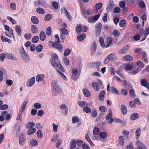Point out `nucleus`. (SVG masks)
I'll return each mask as SVG.
<instances>
[{
	"label": "nucleus",
	"mask_w": 149,
	"mask_h": 149,
	"mask_svg": "<svg viewBox=\"0 0 149 149\" xmlns=\"http://www.w3.org/2000/svg\"><path fill=\"white\" fill-rule=\"evenodd\" d=\"M15 30L19 36H20L21 34L22 31L20 26L17 25L15 26Z\"/></svg>",
	"instance_id": "nucleus-22"
},
{
	"label": "nucleus",
	"mask_w": 149,
	"mask_h": 149,
	"mask_svg": "<svg viewBox=\"0 0 149 149\" xmlns=\"http://www.w3.org/2000/svg\"><path fill=\"white\" fill-rule=\"evenodd\" d=\"M107 45L106 47H109L110 46L112 45V38L111 37H108L106 39Z\"/></svg>",
	"instance_id": "nucleus-15"
},
{
	"label": "nucleus",
	"mask_w": 149,
	"mask_h": 149,
	"mask_svg": "<svg viewBox=\"0 0 149 149\" xmlns=\"http://www.w3.org/2000/svg\"><path fill=\"white\" fill-rule=\"evenodd\" d=\"M40 38L41 40L43 41L46 38V35L45 32L43 31H41L40 32L39 35Z\"/></svg>",
	"instance_id": "nucleus-24"
},
{
	"label": "nucleus",
	"mask_w": 149,
	"mask_h": 149,
	"mask_svg": "<svg viewBox=\"0 0 149 149\" xmlns=\"http://www.w3.org/2000/svg\"><path fill=\"white\" fill-rule=\"evenodd\" d=\"M102 6V4L101 3H96L95 7L97 9H100Z\"/></svg>",
	"instance_id": "nucleus-64"
},
{
	"label": "nucleus",
	"mask_w": 149,
	"mask_h": 149,
	"mask_svg": "<svg viewBox=\"0 0 149 149\" xmlns=\"http://www.w3.org/2000/svg\"><path fill=\"white\" fill-rule=\"evenodd\" d=\"M105 94V92L103 90L100 92L99 95V99L101 101L103 100L104 98V95Z\"/></svg>",
	"instance_id": "nucleus-20"
},
{
	"label": "nucleus",
	"mask_w": 149,
	"mask_h": 149,
	"mask_svg": "<svg viewBox=\"0 0 149 149\" xmlns=\"http://www.w3.org/2000/svg\"><path fill=\"white\" fill-rule=\"evenodd\" d=\"M36 131V129L34 127L31 128L28 130L27 132V134L30 135L34 133Z\"/></svg>",
	"instance_id": "nucleus-30"
},
{
	"label": "nucleus",
	"mask_w": 149,
	"mask_h": 149,
	"mask_svg": "<svg viewBox=\"0 0 149 149\" xmlns=\"http://www.w3.org/2000/svg\"><path fill=\"white\" fill-rule=\"evenodd\" d=\"M137 65L139 67L141 68H143L144 67V65L143 63L140 61H137Z\"/></svg>",
	"instance_id": "nucleus-63"
},
{
	"label": "nucleus",
	"mask_w": 149,
	"mask_h": 149,
	"mask_svg": "<svg viewBox=\"0 0 149 149\" xmlns=\"http://www.w3.org/2000/svg\"><path fill=\"white\" fill-rule=\"evenodd\" d=\"M136 144L139 149H147L146 146L140 141H137Z\"/></svg>",
	"instance_id": "nucleus-8"
},
{
	"label": "nucleus",
	"mask_w": 149,
	"mask_h": 149,
	"mask_svg": "<svg viewBox=\"0 0 149 149\" xmlns=\"http://www.w3.org/2000/svg\"><path fill=\"white\" fill-rule=\"evenodd\" d=\"M52 45L53 47L57 49L59 51H61L63 50V46L60 44H58L56 43H54L52 44Z\"/></svg>",
	"instance_id": "nucleus-14"
},
{
	"label": "nucleus",
	"mask_w": 149,
	"mask_h": 149,
	"mask_svg": "<svg viewBox=\"0 0 149 149\" xmlns=\"http://www.w3.org/2000/svg\"><path fill=\"white\" fill-rule=\"evenodd\" d=\"M64 10L65 11V13L66 16L67 17L69 20H71L72 19V17L69 12L67 11L65 8H64Z\"/></svg>",
	"instance_id": "nucleus-48"
},
{
	"label": "nucleus",
	"mask_w": 149,
	"mask_h": 149,
	"mask_svg": "<svg viewBox=\"0 0 149 149\" xmlns=\"http://www.w3.org/2000/svg\"><path fill=\"white\" fill-rule=\"evenodd\" d=\"M38 144V141L34 139H32L30 141V145L31 146H35Z\"/></svg>",
	"instance_id": "nucleus-33"
},
{
	"label": "nucleus",
	"mask_w": 149,
	"mask_h": 149,
	"mask_svg": "<svg viewBox=\"0 0 149 149\" xmlns=\"http://www.w3.org/2000/svg\"><path fill=\"white\" fill-rule=\"evenodd\" d=\"M102 24L100 23H97L95 26V30L101 31Z\"/></svg>",
	"instance_id": "nucleus-56"
},
{
	"label": "nucleus",
	"mask_w": 149,
	"mask_h": 149,
	"mask_svg": "<svg viewBox=\"0 0 149 149\" xmlns=\"http://www.w3.org/2000/svg\"><path fill=\"white\" fill-rule=\"evenodd\" d=\"M36 12L38 14H43L45 13L44 10L41 8H38L36 9Z\"/></svg>",
	"instance_id": "nucleus-38"
},
{
	"label": "nucleus",
	"mask_w": 149,
	"mask_h": 149,
	"mask_svg": "<svg viewBox=\"0 0 149 149\" xmlns=\"http://www.w3.org/2000/svg\"><path fill=\"white\" fill-rule=\"evenodd\" d=\"M28 103V102L27 101H25L23 103L22 106L21 107L20 111H21L23 112L25 110Z\"/></svg>",
	"instance_id": "nucleus-27"
},
{
	"label": "nucleus",
	"mask_w": 149,
	"mask_h": 149,
	"mask_svg": "<svg viewBox=\"0 0 149 149\" xmlns=\"http://www.w3.org/2000/svg\"><path fill=\"white\" fill-rule=\"evenodd\" d=\"M91 114L93 117L94 118L96 117L97 115V113L96 110L95 109H93Z\"/></svg>",
	"instance_id": "nucleus-59"
},
{
	"label": "nucleus",
	"mask_w": 149,
	"mask_h": 149,
	"mask_svg": "<svg viewBox=\"0 0 149 149\" xmlns=\"http://www.w3.org/2000/svg\"><path fill=\"white\" fill-rule=\"evenodd\" d=\"M36 51L38 52H40L43 49V46L41 44H39L37 46L36 48Z\"/></svg>",
	"instance_id": "nucleus-44"
},
{
	"label": "nucleus",
	"mask_w": 149,
	"mask_h": 149,
	"mask_svg": "<svg viewBox=\"0 0 149 149\" xmlns=\"http://www.w3.org/2000/svg\"><path fill=\"white\" fill-rule=\"evenodd\" d=\"M86 36L85 33L79 34L77 37V40L79 41H81L86 38Z\"/></svg>",
	"instance_id": "nucleus-25"
},
{
	"label": "nucleus",
	"mask_w": 149,
	"mask_h": 149,
	"mask_svg": "<svg viewBox=\"0 0 149 149\" xmlns=\"http://www.w3.org/2000/svg\"><path fill=\"white\" fill-rule=\"evenodd\" d=\"M101 63L100 61H95L93 63V65L96 67L97 70L99 71L100 70L99 67L101 66Z\"/></svg>",
	"instance_id": "nucleus-26"
},
{
	"label": "nucleus",
	"mask_w": 149,
	"mask_h": 149,
	"mask_svg": "<svg viewBox=\"0 0 149 149\" xmlns=\"http://www.w3.org/2000/svg\"><path fill=\"white\" fill-rule=\"evenodd\" d=\"M57 62H58V63H56V64H53V66L55 68H58V70H57V71L58 70H59L60 72L62 73L64 72L65 71L64 69L60 64L59 61Z\"/></svg>",
	"instance_id": "nucleus-7"
},
{
	"label": "nucleus",
	"mask_w": 149,
	"mask_h": 149,
	"mask_svg": "<svg viewBox=\"0 0 149 149\" xmlns=\"http://www.w3.org/2000/svg\"><path fill=\"white\" fill-rule=\"evenodd\" d=\"M39 40V38L37 36H34L32 39V41L33 43H37Z\"/></svg>",
	"instance_id": "nucleus-49"
},
{
	"label": "nucleus",
	"mask_w": 149,
	"mask_h": 149,
	"mask_svg": "<svg viewBox=\"0 0 149 149\" xmlns=\"http://www.w3.org/2000/svg\"><path fill=\"white\" fill-rule=\"evenodd\" d=\"M115 6L114 1L112 0H109L108 3L107 9L109 10H111Z\"/></svg>",
	"instance_id": "nucleus-12"
},
{
	"label": "nucleus",
	"mask_w": 149,
	"mask_h": 149,
	"mask_svg": "<svg viewBox=\"0 0 149 149\" xmlns=\"http://www.w3.org/2000/svg\"><path fill=\"white\" fill-rule=\"evenodd\" d=\"M83 93L84 95L86 97H89L91 96L90 93L89 91L86 89H84L83 90Z\"/></svg>",
	"instance_id": "nucleus-29"
},
{
	"label": "nucleus",
	"mask_w": 149,
	"mask_h": 149,
	"mask_svg": "<svg viewBox=\"0 0 149 149\" xmlns=\"http://www.w3.org/2000/svg\"><path fill=\"white\" fill-rule=\"evenodd\" d=\"M52 32V29L50 27H48L46 29V33L47 35L49 36L51 35Z\"/></svg>",
	"instance_id": "nucleus-51"
},
{
	"label": "nucleus",
	"mask_w": 149,
	"mask_h": 149,
	"mask_svg": "<svg viewBox=\"0 0 149 149\" xmlns=\"http://www.w3.org/2000/svg\"><path fill=\"white\" fill-rule=\"evenodd\" d=\"M76 142L74 139L72 140L70 143V149H74L76 146Z\"/></svg>",
	"instance_id": "nucleus-21"
},
{
	"label": "nucleus",
	"mask_w": 149,
	"mask_h": 149,
	"mask_svg": "<svg viewBox=\"0 0 149 149\" xmlns=\"http://www.w3.org/2000/svg\"><path fill=\"white\" fill-rule=\"evenodd\" d=\"M126 24V21L124 20H121L119 22V25L120 27H123Z\"/></svg>",
	"instance_id": "nucleus-60"
},
{
	"label": "nucleus",
	"mask_w": 149,
	"mask_h": 149,
	"mask_svg": "<svg viewBox=\"0 0 149 149\" xmlns=\"http://www.w3.org/2000/svg\"><path fill=\"white\" fill-rule=\"evenodd\" d=\"M83 111L84 112L87 113H89L91 112V109L90 108L86 106L84 108H83Z\"/></svg>",
	"instance_id": "nucleus-42"
},
{
	"label": "nucleus",
	"mask_w": 149,
	"mask_h": 149,
	"mask_svg": "<svg viewBox=\"0 0 149 149\" xmlns=\"http://www.w3.org/2000/svg\"><path fill=\"white\" fill-rule=\"evenodd\" d=\"M123 59L124 61H132L133 59L132 57L129 55H127L123 57Z\"/></svg>",
	"instance_id": "nucleus-19"
},
{
	"label": "nucleus",
	"mask_w": 149,
	"mask_h": 149,
	"mask_svg": "<svg viewBox=\"0 0 149 149\" xmlns=\"http://www.w3.org/2000/svg\"><path fill=\"white\" fill-rule=\"evenodd\" d=\"M112 34L115 37H118L120 35V33L119 31L116 29L114 30L113 31Z\"/></svg>",
	"instance_id": "nucleus-43"
},
{
	"label": "nucleus",
	"mask_w": 149,
	"mask_h": 149,
	"mask_svg": "<svg viewBox=\"0 0 149 149\" xmlns=\"http://www.w3.org/2000/svg\"><path fill=\"white\" fill-rule=\"evenodd\" d=\"M107 90L108 91H110L113 93L117 94L118 95L119 94V91L115 88L114 87H109V84L107 85Z\"/></svg>",
	"instance_id": "nucleus-5"
},
{
	"label": "nucleus",
	"mask_w": 149,
	"mask_h": 149,
	"mask_svg": "<svg viewBox=\"0 0 149 149\" xmlns=\"http://www.w3.org/2000/svg\"><path fill=\"white\" fill-rule=\"evenodd\" d=\"M52 58H51L50 60V62L52 65L53 66V64H56V63H58L57 61H59L58 60V56L56 54H52Z\"/></svg>",
	"instance_id": "nucleus-4"
},
{
	"label": "nucleus",
	"mask_w": 149,
	"mask_h": 149,
	"mask_svg": "<svg viewBox=\"0 0 149 149\" xmlns=\"http://www.w3.org/2000/svg\"><path fill=\"white\" fill-rule=\"evenodd\" d=\"M73 74L72 77L74 79H77L79 77L80 73L78 72L76 68H74L72 70Z\"/></svg>",
	"instance_id": "nucleus-10"
},
{
	"label": "nucleus",
	"mask_w": 149,
	"mask_h": 149,
	"mask_svg": "<svg viewBox=\"0 0 149 149\" xmlns=\"http://www.w3.org/2000/svg\"><path fill=\"white\" fill-rule=\"evenodd\" d=\"M134 66L132 63H130L127 64L125 66V71H128L133 69Z\"/></svg>",
	"instance_id": "nucleus-35"
},
{
	"label": "nucleus",
	"mask_w": 149,
	"mask_h": 149,
	"mask_svg": "<svg viewBox=\"0 0 149 149\" xmlns=\"http://www.w3.org/2000/svg\"><path fill=\"white\" fill-rule=\"evenodd\" d=\"M22 59L26 63H29L30 61V58L28 55L22 58Z\"/></svg>",
	"instance_id": "nucleus-58"
},
{
	"label": "nucleus",
	"mask_w": 149,
	"mask_h": 149,
	"mask_svg": "<svg viewBox=\"0 0 149 149\" xmlns=\"http://www.w3.org/2000/svg\"><path fill=\"white\" fill-rule=\"evenodd\" d=\"M140 82L141 85L144 87L146 86V85L148 83L146 80L144 79H141Z\"/></svg>",
	"instance_id": "nucleus-57"
},
{
	"label": "nucleus",
	"mask_w": 149,
	"mask_h": 149,
	"mask_svg": "<svg viewBox=\"0 0 149 149\" xmlns=\"http://www.w3.org/2000/svg\"><path fill=\"white\" fill-rule=\"evenodd\" d=\"M112 116V113L111 110L109 109V113L107 114L106 116V119L108 121L109 124H111L114 121V119L111 118Z\"/></svg>",
	"instance_id": "nucleus-2"
},
{
	"label": "nucleus",
	"mask_w": 149,
	"mask_h": 149,
	"mask_svg": "<svg viewBox=\"0 0 149 149\" xmlns=\"http://www.w3.org/2000/svg\"><path fill=\"white\" fill-rule=\"evenodd\" d=\"M31 31L33 33H37L38 29L37 27L35 25H32L31 27Z\"/></svg>",
	"instance_id": "nucleus-36"
},
{
	"label": "nucleus",
	"mask_w": 149,
	"mask_h": 149,
	"mask_svg": "<svg viewBox=\"0 0 149 149\" xmlns=\"http://www.w3.org/2000/svg\"><path fill=\"white\" fill-rule=\"evenodd\" d=\"M120 109L123 115H125L127 113V109L125 106L124 104H122L120 106Z\"/></svg>",
	"instance_id": "nucleus-17"
},
{
	"label": "nucleus",
	"mask_w": 149,
	"mask_h": 149,
	"mask_svg": "<svg viewBox=\"0 0 149 149\" xmlns=\"http://www.w3.org/2000/svg\"><path fill=\"white\" fill-rule=\"evenodd\" d=\"M141 132V130L140 128H138L137 129L135 132V135H136V139H137L139 136L140 135V134Z\"/></svg>",
	"instance_id": "nucleus-39"
},
{
	"label": "nucleus",
	"mask_w": 149,
	"mask_h": 149,
	"mask_svg": "<svg viewBox=\"0 0 149 149\" xmlns=\"http://www.w3.org/2000/svg\"><path fill=\"white\" fill-rule=\"evenodd\" d=\"M19 53L22 58L28 55L23 47H20Z\"/></svg>",
	"instance_id": "nucleus-13"
},
{
	"label": "nucleus",
	"mask_w": 149,
	"mask_h": 149,
	"mask_svg": "<svg viewBox=\"0 0 149 149\" xmlns=\"http://www.w3.org/2000/svg\"><path fill=\"white\" fill-rule=\"evenodd\" d=\"M78 103L79 106L84 108L86 106H88V103L86 102L82 101H79Z\"/></svg>",
	"instance_id": "nucleus-34"
},
{
	"label": "nucleus",
	"mask_w": 149,
	"mask_h": 149,
	"mask_svg": "<svg viewBox=\"0 0 149 149\" xmlns=\"http://www.w3.org/2000/svg\"><path fill=\"white\" fill-rule=\"evenodd\" d=\"M143 58L144 60V61L146 63H148V61L147 58V55L145 52L143 51Z\"/></svg>",
	"instance_id": "nucleus-45"
},
{
	"label": "nucleus",
	"mask_w": 149,
	"mask_h": 149,
	"mask_svg": "<svg viewBox=\"0 0 149 149\" xmlns=\"http://www.w3.org/2000/svg\"><path fill=\"white\" fill-rule=\"evenodd\" d=\"M71 50L69 48H67L65 49L64 53V55L66 57L68 56L70 53Z\"/></svg>",
	"instance_id": "nucleus-47"
},
{
	"label": "nucleus",
	"mask_w": 149,
	"mask_h": 149,
	"mask_svg": "<svg viewBox=\"0 0 149 149\" xmlns=\"http://www.w3.org/2000/svg\"><path fill=\"white\" fill-rule=\"evenodd\" d=\"M6 56L9 59L13 60H16L17 59L16 57L13 54L8 53L7 54Z\"/></svg>",
	"instance_id": "nucleus-31"
},
{
	"label": "nucleus",
	"mask_w": 149,
	"mask_h": 149,
	"mask_svg": "<svg viewBox=\"0 0 149 149\" xmlns=\"http://www.w3.org/2000/svg\"><path fill=\"white\" fill-rule=\"evenodd\" d=\"M100 129L98 128L95 127L93 130V132L95 135H97L100 131Z\"/></svg>",
	"instance_id": "nucleus-61"
},
{
	"label": "nucleus",
	"mask_w": 149,
	"mask_h": 149,
	"mask_svg": "<svg viewBox=\"0 0 149 149\" xmlns=\"http://www.w3.org/2000/svg\"><path fill=\"white\" fill-rule=\"evenodd\" d=\"M52 18V15L51 14H49L46 15L45 18V20L46 21H49Z\"/></svg>",
	"instance_id": "nucleus-55"
},
{
	"label": "nucleus",
	"mask_w": 149,
	"mask_h": 149,
	"mask_svg": "<svg viewBox=\"0 0 149 149\" xmlns=\"http://www.w3.org/2000/svg\"><path fill=\"white\" fill-rule=\"evenodd\" d=\"M97 48V45L95 42H93L90 46V50L91 52V55H93L94 52H95Z\"/></svg>",
	"instance_id": "nucleus-6"
},
{
	"label": "nucleus",
	"mask_w": 149,
	"mask_h": 149,
	"mask_svg": "<svg viewBox=\"0 0 149 149\" xmlns=\"http://www.w3.org/2000/svg\"><path fill=\"white\" fill-rule=\"evenodd\" d=\"M23 112L21 111H19L18 115H17L16 118V120H19L21 121L22 119V114Z\"/></svg>",
	"instance_id": "nucleus-52"
},
{
	"label": "nucleus",
	"mask_w": 149,
	"mask_h": 149,
	"mask_svg": "<svg viewBox=\"0 0 149 149\" xmlns=\"http://www.w3.org/2000/svg\"><path fill=\"white\" fill-rule=\"evenodd\" d=\"M44 74L38 75L36 77V81H42L44 79Z\"/></svg>",
	"instance_id": "nucleus-32"
},
{
	"label": "nucleus",
	"mask_w": 149,
	"mask_h": 149,
	"mask_svg": "<svg viewBox=\"0 0 149 149\" xmlns=\"http://www.w3.org/2000/svg\"><path fill=\"white\" fill-rule=\"evenodd\" d=\"M82 25L80 24H78L76 26V30L77 33H80L82 29Z\"/></svg>",
	"instance_id": "nucleus-37"
},
{
	"label": "nucleus",
	"mask_w": 149,
	"mask_h": 149,
	"mask_svg": "<svg viewBox=\"0 0 149 149\" xmlns=\"http://www.w3.org/2000/svg\"><path fill=\"white\" fill-rule=\"evenodd\" d=\"M1 38L3 42H7L8 43L11 42V41L9 39L4 37L2 36H1Z\"/></svg>",
	"instance_id": "nucleus-54"
},
{
	"label": "nucleus",
	"mask_w": 149,
	"mask_h": 149,
	"mask_svg": "<svg viewBox=\"0 0 149 149\" xmlns=\"http://www.w3.org/2000/svg\"><path fill=\"white\" fill-rule=\"evenodd\" d=\"M35 125L34 123L33 122H29L26 125V127L27 129L33 128Z\"/></svg>",
	"instance_id": "nucleus-40"
},
{
	"label": "nucleus",
	"mask_w": 149,
	"mask_h": 149,
	"mask_svg": "<svg viewBox=\"0 0 149 149\" xmlns=\"http://www.w3.org/2000/svg\"><path fill=\"white\" fill-rule=\"evenodd\" d=\"M35 82V77H33L28 80L26 85L28 87H31L33 85Z\"/></svg>",
	"instance_id": "nucleus-9"
},
{
	"label": "nucleus",
	"mask_w": 149,
	"mask_h": 149,
	"mask_svg": "<svg viewBox=\"0 0 149 149\" xmlns=\"http://www.w3.org/2000/svg\"><path fill=\"white\" fill-rule=\"evenodd\" d=\"M37 136V137L40 139L42 138L43 137V134L42 131L39 130L37 131L36 133Z\"/></svg>",
	"instance_id": "nucleus-46"
},
{
	"label": "nucleus",
	"mask_w": 149,
	"mask_h": 149,
	"mask_svg": "<svg viewBox=\"0 0 149 149\" xmlns=\"http://www.w3.org/2000/svg\"><path fill=\"white\" fill-rule=\"evenodd\" d=\"M139 117V115L137 113L132 114L130 117V119L132 120H135Z\"/></svg>",
	"instance_id": "nucleus-28"
},
{
	"label": "nucleus",
	"mask_w": 149,
	"mask_h": 149,
	"mask_svg": "<svg viewBox=\"0 0 149 149\" xmlns=\"http://www.w3.org/2000/svg\"><path fill=\"white\" fill-rule=\"evenodd\" d=\"M99 42L100 45L103 47H105V45L104 42V39L102 37H101L99 38Z\"/></svg>",
	"instance_id": "nucleus-50"
},
{
	"label": "nucleus",
	"mask_w": 149,
	"mask_h": 149,
	"mask_svg": "<svg viewBox=\"0 0 149 149\" xmlns=\"http://www.w3.org/2000/svg\"><path fill=\"white\" fill-rule=\"evenodd\" d=\"M26 138L24 134V133L22 132L20 134L19 138V143L21 146H23L25 143Z\"/></svg>",
	"instance_id": "nucleus-3"
},
{
	"label": "nucleus",
	"mask_w": 149,
	"mask_h": 149,
	"mask_svg": "<svg viewBox=\"0 0 149 149\" xmlns=\"http://www.w3.org/2000/svg\"><path fill=\"white\" fill-rule=\"evenodd\" d=\"M92 86L93 88L96 91H98L100 89L99 85L97 82L93 81L92 83Z\"/></svg>",
	"instance_id": "nucleus-18"
},
{
	"label": "nucleus",
	"mask_w": 149,
	"mask_h": 149,
	"mask_svg": "<svg viewBox=\"0 0 149 149\" xmlns=\"http://www.w3.org/2000/svg\"><path fill=\"white\" fill-rule=\"evenodd\" d=\"M51 86L52 94L53 95L56 96L58 93H61L62 92L61 89L60 88L56 80L52 81L51 82Z\"/></svg>",
	"instance_id": "nucleus-1"
},
{
	"label": "nucleus",
	"mask_w": 149,
	"mask_h": 149,
	"mask_svg": "<svg viewBox=\"0 0 149 149\" xmlns=\"http://www.w3.org/2000/svg\"><path fill=\"white\" fill-rule=\"evenodd\" d=\"M144 36L143 38L141 40L140 42L144 41L146 38L147 36L149 34V27L148 26L145 28L144 32Z\"/></svg>",
	"instance_id": "nucleus-11"
},
{
	"label": "nucleus",
	"mask_w": 149,
	"mask_h": 149,
	"mask_svg": "<svg viewBox=\"0 0 149 149\" xmlns=\"http://www.w3.org/2000/svg\"><path fill=\"white\" fill-rule=\"evenodd\" d=\"M31 21L32 22L35 24H37L38 23L39 20L36 16H33L31 17Z\"/></svg>",
	"instance_id": "nucleus-23"
},
{
	"label": "nucleus",
	"mask_w": 149,
	"mask_h": 149,
	"mask_svg": "<svg viewBox=\"0 0 149 149\" xmlns=\"http://www.w3.org/2000/svg\"><path fill=\"white\" fill-rule=\"evenodd\" d=\"M99 136L101 138L105 139L107 137V133L104 132H101L99 134Z\"/></svg>",
	"instance_id": "nucleus-53"
},
{
	"label": "nucleus",
	"mask_w": 149,
	"mask_h": 149,
	"mask_svg": "<svg viewBox=\"0 0 149 149\" xmlns=\"http://www.w3.org/2000/svg\"><path fill=\"white\" fill-rule=\"evenodd\" d=\"M129 47L128 45H126L119 51V53L121 54H123L126 53L128 50Z\"/></svg>",
	"instance_id": "nucleus-16"
},
{
	"label": "nucleus",
	"mask_w": 149,
	"mask_h": 149,
	"mask_svg": "<svg viewBox=\"0 0 149 149\" xmlns=\"http://www.w3.org/2000/svg\"><path fill=\"white\" fill-rule=\"evenodd\" d=\"M8 106L7 104H4L1 105L0 106V109L4 110L7 109L8 108Z\"/></svg>",
	"instance_id": "nucleus-62"
},
{
	"label": "nucleus",
	"mask_w": 149,
	"mask_h": 149,
	"mask_svg": "<svg viewBox=\"0 0 149 149\" xmlns=\"http://www.w3.org/2000/svg\"><path fill=\"white\" fill-rule=\"evenodd\" d=\"M60 31L61 32V33L65 35H67L68 34V30L65 28H61Z\"/></svg>",
	"instance_id": "nucleus-41"
}]
</instances>
